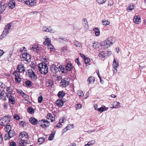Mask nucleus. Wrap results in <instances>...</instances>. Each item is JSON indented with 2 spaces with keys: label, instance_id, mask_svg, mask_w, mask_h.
Returning a JSON list of instances; mask_svg holds the SVG:
<instances>
[{
  "label": "nucleus",
  "instance_id": "obj_1",
  "mask_svg": "<svg viewBox=\"0 0 146 146\" xmlns=\"http://www.w3.org/2000/svg\"><path fill=\"white\" fill-rule=\"evenodd\" d=\"M38 67L39 69L40 73L42 74H46L48 71V67L46 64L44 62L38 64Z\"/></svg>",
  "mask_w": 146,
  "mask_h": 146
},
{
  "label": "nucleus",
  "instance_id": "obj_2",
  "mask_svg": "<svg viewBox=\"0 0 146 146\" xmlns=\"http://www.w3.org/2000/svg\"><path fill=\"white\" fill-rule=\"evenodd\" d=\"M112 38V37H109L105 41L102 42L101 43L102 46L104 47V48H105L109 47L110 45L113 44L112 41H111Z\"/></svg>",
  "mask_w": 146,
  "mask_h": 146
},
{
  "label": "nucleus",
  "instance_id": "obj_3",
  "mask_svg": "<svg viewBox=\"0 0 146 146\" xmlns=\"http://www.w3.org/2000/svg\"><path fill=\"white\" fill-rule=\"evenodd\" d=\"M10 121L9 119L6 116L4 117L0 120V125L4 126L7 125Z\"/></svg>",
  "mask_w": 146,
  "mask_h": 146
},
{
  "label": "nucleus",
  "instance_id": "obj_4",
  "mask_svg": "<svg viewBox=\"0 0 146 146\" xmlns=\"http://www.w3.org/2000/svg\"><path fill=\"white\" fill-rule=\"evenodd\" d=\"M11 23H9L7 25H5V28L2 34L0 36V38H1V36H2L3 37H5V36L7 35L9 30L11 28Z\"/></svg>",
  "mask_w": 146,
  "mask_h": 146
},
{
  "label": "nucleus",
  "instance_id": "obj_5",
  "mask_svg": "<svg viewBox=\"0 0 146 146\" xmlns=\"http://www.w3.org/2000/svg\"><path fill=\"white\" fill-rule=\"evenodd\" d=\"M50 70L51 71L54 73H56L60 71L59 67L58 65V67L55 65H52L50 67Z\"/></svg>",
  "mask_w": 146,
  "mask_h": 146
},
{
  "label": "nucleus",
  "instance_id": "obj_6",
  "mask_svg": "<svg viewBox=\"0 0 146 146\" xmlns=\"http://www.w3.org/2000/svg\"><path fill=\"white\" fill-rule=\"evenodd\" d=\"M28 73L29 77L31 78L32 80H35L37 79V76L35 74L34 72L32 70H29Z\"/></svg>",
  "mask_w": 146,
  "mask_h": 146
},
{
  "label": "nucleus",
  "instance_id": "obj_7",
  "mask_svg": "<svg viewBox=\"0 0 146 146\" xmlns=\"http://www.w3.org/2000/svg\"><path fill=\"white\" fill-rule=\"evenodd\" d=\"M6 96L8 98L9 102L11 104H13L15 103V99L14 97L11 95V94H8L7 93Z\"/></svg>",
  "mask_w": 146,
  "mask_h": 146
},
{
  "label": "nucleus",
  "instance_id": "obj_8",
  "mask_svg": "<svg viewBox=\"0 0 146 146\" xmlns=\"http://www.w3.org/2000/svg\"><path fill=\"white\" fill-rule=\"evenodd\" d=\"M2 2L0 1V14L2 13L4 11L7 6V4L2 5Z\"/></svg>",
  "mask_w": 146,
  "mask_h": 146
},
{
  "label": "nucleus",
  "instance_id": "obj_9",
  "mask_svg": "<svg viewBox=\"0 0 146 146\" xmlns=\"http://www.w3.org/2000/svg\"><path fill=\"white\" fill-rule=\"evenodd\" d=\"M17 70L19 72L21 73L25 71V67L23 64H20L17 66Z\"/></svg>",
  "mask_w": 146,
  "mask_h": 146
},
{
  "label": "nucleus",
  "instance_id": "obj_10",
  "mask_svg": "<svg viewBox=\"0 0 146 146\" xmlns=\"http://www.w3.org/2000/svg\"><path fill=\"white\" fill-rule=\"evenodd\" d=\"M11 9H13L15 6V1L13 0H10L7 5Z\"/></svg>",
  "mask_w": 146,
  "mask_h": 146
},
{
  "label": "nucleus",
  "instance_id": "obj_11",
  "mask_svg": "<svg viewBox=\"0 0 146 146\" xmlns=\"http://www.w3.org/2000/svg\"><path fill=\"white\" fill-rule=\"evenodd\" d=\"M22 56L23 58L25 59L26 61H27V62H30L31 57L29 54L26 52L23 54Z\"/></svg>",
  "mask_w": 146,
  "mask_h": 146
},
{
  "label": "nucleus",
  "instance_id": "obj_12",
  "mask_svg": "<svg viewBox=\"0 0 146 146\" xmlns=\"http://www.w3.org/2000/svg\"><path fill=\"white\" fill-rule=\"evenodd\" d=\"M133 21L134 22L137 24H139L141 22V19L139 16H134Z\"/></svg>",
  "mask_w": 146,
  "mask_h": 146
},
{
  "label": "nucleus",
  "instance_id": "obj_13",
  "mask_svg": "<svg viewBox=\"0 0 146 146\" xmlns=\"http://www.w3.org/2000/svg\"><path fill=\"white\" fill-rule=\"evenodd\" d=\"M54 115L53 114L52 115L50 113H48L46 116V118L48 119L51 120V122H53L55 119L54 117Z\"/></svg>",
  "mask_w": 146,
  "mask_h": 146
},
{
  "label": "nucleus",
  "instance_id": "obj_14",
  "mask_svg": "<svg viewBox=\"0 0 146 146\" xmlns=\"http://www.w3.org/2000/svg\"><path fill=\"white\" fill-rule=\"evenodd\" d=\"M82 23L84 29L85 31H86L89 29V26L87 19H84Z\"/></svg>",
  "mask_w": 146,
  "mask_h": 146
},
{
  "label": "nucleus",
  "instance_id": "obj_15",
  "mask_svg": "<svg viewBox=\"0 0 146 146\" xmlns=\"http://www.w3.org/2000/svg\"><path fill=\"white\" fill-rule=\"evenodd\" d=\"M39 123L40 124L44 123V124H45L46 126L47 127H48L50 124L48 121L44 119H42L41 120H40L39 121Z\"/></svg>",
  "mask_w": 146,
  "mask_h": 146
},
{
  "label": "nucleus",
  "instance_id": "obj_16",
  "mask_svg": "<svg viewBox=\"0 0 146 146\" xmlns=\"http://www.w3.org/2000/svg\"><path fill=\"white\" fill-rule=\"evenodd\" d=\"M29 121L31 123L34 125H36L38 123L37 120L34 117H31L29 119Z\"/></svg>",
  "mask_w": 146,
  "mask_h": 146
},
{
  "label": "nucleus",
  "instance_id": "obj_17",
  "mask_svg": "<svg viewBox=\"0 0 146 146\" xmlns=\"http://www.w3.org/2000/svg\"><path fill=\"white\" fill-rule=\"evenodd\" d=\"M29 137H24L23 138L22 140L20 141L19 143L20 145L21 146H24V143H26Z\"/></svg>",
  "mask_w": 146,
  "mask_h": 146
},
{
  "label": "nucleus",
  "instance_id": "obj_18",
  "mask_svg": "<svg viewBox=\"0 0 146 146\" xmlns=\"http://www.w3.org/2000/svg\"><path fill=\"white\" fill-rule=\"evenodd\" d=\"M59 69L62 73H66L67 72L66 69V67L64 65H60L59 66Z\"/></svg>",
  "mask_w": 146,
  "mask_h": 146
},
{
  "label": "nucleus",
  "instance_id": "obj_19",
  "mask_svg": "<svg viewBox=\"0 0 146 146\" xmlns=\"http://www.w3.org/2000/svg\"><path fill=\"white\" fill-rule=\"evenodd\" d=\"M29 137V136L27 133L25 132H22L21 133L19 134V137L20 139L22 140L23 138L24 137Z\"/></svg>",
  "mask_w": 146,
  "mask_h": 146
},
{
  "label": "nucleus",
  "instance_id": "obj_20",
  "mask_svg": "<svg viewBox=\"0 0 146 146\" xmlns=\"http://www.w3.org/2000/svg\"><path fill=\"white\" fill-rule=\"evenodd\" d=\"M34 0H29L25 2V4L28 5L29 6H33L34 5Z\"/></svg>",
  "mask_w": 146,
  "mask_h": 146
},
{
  "label": "nucleus",
  "instance_id": "obj_21",
  "mask_svg": "<svg viewBox=\"0 0 146 146\" xmlns=\"http://www.w3.org/2000/svg\"><path fill=\"white\" fill-rule=\"evenodd\" d=\"M39 47L37 44H34L31 48V49L34 51L37 52L39 50Z\"/></svg>",
  "mask_w": 146,
  "mask_h": 146
},
{
  "label": "nucleus",
  "instance_id": "obj_22",
  "mask_svg": "<svg viewBox=\"0 0 146 146\" xmlns=\"http://www.w3.org/2000/svg\"><path fill=\"white\" fill-rule=\"evenodd\" d=\"M56 103L59 107H60L63 105L64 102L61 100H58L56 101Z\"/></svg>",
  "mask_w": 146,
  "mask_h": 146
},
{
  "label": "nucleus",
  "instance_id": "obj_23",
  "mask_svg": "<svg viewBox=\"0 0 146 146\" xmlns=\"http://www.w3.org/2000/svg\"><path fill=\"white\" fill-rule=\"evenodd\" d=\"M65 66L67 72V71H70L73 68L72 65L70 63H68L66 66Z\"/></svg>",
  "mask_w": 146,
  "mask_h": 146
},
{
  "label": "nucleus",
  "instance_id": "obj_24",
  "mask_svg": "<svg viewBox=\"0 0 146 146\" xmlns=\"http://www.w3.org/2000/svg\"><path fill=\"white\" fill-rule=\"evenodd\" d=\"M61 83L64 87H65L68 85L69 82L66 81L65 79H63L62 80Z\"/></svg>",
  "mask_w": 146,
  "mask_h": 146
},
{
  "label": "nucleus",
  "instance_id": "obj_25",
  "mask_svg": "<svg viewBox=\"0 0 146 146\" xmlns=\"http://www.w3.org/2000/svg\"><path fill=\"white\" fill-rule=\"evenodd\" d=\"M119 104L120 103L119 102H117V101H114L112 103L113 106L112 107V108H118L120 106Z\"/></svg>",
  "mask_w": 146,
  "mask_h": 146
},
{
  "label": "nucleus",
  "instance_id": "obj_26",
  "mask_svg": "<svg viewBox=\"0 0 146 146\" xmlns=\"http://www.w3.org/2000/svg\"><path fill=\"white\" fill-rule=\"evenodd\" d=\"M65 95V93L63 91H61L58 92L57 96L59 98H62Z\"/></svg>",
  "mask_w": 146,
  "mask_h": 146
},
{
  "label": "nucleus",
  "instance_id": "obj_27",
  "mask_svg": "<svg viewBox=\"0 0 146 146\" xmlns=\"http://www.w3.org/2000/svg\"><path fill=\"white\" fill-rule=\"evenodd\" d=\"M87 81L89 83H94L95 81V78L93 76H90L88 78Z\"/></svg>",
  "mask_w": 146,
  "mask_h": 146
},
{
  "label": "nucleus",
  "instance_id": "obj_28",
  "mask_svg": "<svg viewBox=\"0 0 146 146\" xmlns=\"http://www.w3.org/2000/svg\"><path fill=\"white\" fill-rule=\"evenodd\" d=\"M93 30L95 32V34L96 36H98L100 35V31L98 28H95Z\"/></svg>",
  "mask_w": 146,
  "mask_h": 146
},
{
  "label": "nucleus",
  "instance_id": "obj_29",
  "mask_svg": "<svg viewBox=\"0 0 146 146\" xmlns=\"http://www.w3.org/2000/svg\"><path fill=\"white\" fill-rule=\"evenodd\" d=\"M119 66V64L118 62H116L115 59H114L113 62V66L115 69H116Z\"/></svg>",
  "mask_w": 146,
  "mask_h": 146
},
{
  "label": "nucleus",
  "instance_id": "obj_30",
  "mask_svg": "<svg viewBox=\"0 0 146 146\" xmlns=\"http://www.w3.org/2000/svg\"><path fill=\"white\" fill-rule=\"evenodd\" d=\"M106 55V53L104 51H102L100 52L99 56L102 59L104 58Z\"/></svg>",
  "mask_w": 146,
  "mask_h": 146
},
{
  "label": "nucleus",
  "instance_id": "obj_31",
  "mask_svg": "<svg viewBox=\"0 0 146 146\" xmlns=\"http://www.w3.org/2000/svg\"><path fill=\"white\" fill-rule=\"evenodd\" d=\"M19 94H20L23 97L25 98H28V96L23 91L21 90H20L19 91H18Z\"/></svg>",
  "mask_w": 146,
  "mask_h": 146
},
{
  "label": "nucleus",
  "instance_id": "obj_32",
  "mask_svg": "<svg viewBox=\"0 0 146 146\" xmlns=\"http://www.w3.org/2000/svg\"><path fill=\"white\" fill-rule=\"evenodd\" d=\"M8 132L9 137L10 138L14 136L15 132L13 130H9V131H8Z\"/></svg>",
  "mask_w": 146,
  "mask_h": 146
},
{
  "label": "nucleus",
  "instance_id": "obj_33",
  "mask_svg": "<svg viewBox=\"0 0 146 146\" xmlns=\"http://www.w3.org/2000/svg\"><path fill=\"white\" fill-rule=\"evenodd\" d=\"M55 133V132H52L48 138V139L49 140H52L53 139Z\"/></svg>",
  "mask_w": 146,
  "mask_h": 146
},
{
  "label": "nucleus",
  "instance_id": "obj_34",
  "mask_svg": "<svg viewBox=\"0 0 146 146\" xmlns=\"http://www.w3.org/2000/svg\"><path fill=\"white\" fill-rule=\"evenodd\" d=\"M27 111L29 113L31 114L33 113L34 112V109L31 107L28 108L27 109Z\"/></svg>",
  "mask_w": 146,
  "mask_h": 146
},
{
  "label": "nucleus",
  "instance_id": "obj_35",
  "mask_svg": "<svg viewBox=\"0 0 146 146\" xmlns=\"http://www.w3.org/2000/svg\"><path fill=\"white\" fill-rule=\"evenodd\" d=\"M7 91L8 92L9 94H11L13 91L12 88L11 87H8L7 88Z\"/></svg>",
  "mask_w": 146,
  "mask_h": 146
},
{
  "label": "nucleus",
  "instance_id": "obj_36",
  "mask_svg": "<svg viewBox=\"0 0 146 146\" xmlns=\"http://www.w3.org/2000/svg\"><path fill=\"white\" fill-rule=\"evenodd\" d=\"M74 44L76 47H80L81 46V44L78 41L75 40L74 42Z\"/></svg>",
  "mask_w": 146,
  "mask_h": 146
},
{
  "label": "nucleus",
  "instance_id": "obj_37",
  "mask_svg": "<svg viewBox=\"0 0 146 146\" xmlns=\"http://www.w3.org/2000/svg\"><path fill=\"white\" fill-rule=\"evenodd\" d=\"M102 23L103 25H109L110 22L108 20H103L102 21Z\"/></svg>",
  "mask_w": 146,
  "mask_h": 146
},
{
  "label": "nucleus",
  "instance_id": "obj_38",
  "mask_svg": "<svg viewBox=\"0 0 146 146\" xmlns=\"http://www.w3.org/2000/svg\"><path fill=\"white\" fill-rule=\"evenodd\" d=\"M77 94L80 96L83 97L84 94L83 92L80 90H78L77 91Z\"/></svg>",
  "mask_w": 146,
  "mask_h": 146
},
{
  "label": "nucleus",
  "instance_id": "obj_39",
  "mask_svg": "<svg viewBox=\"0 0 146 146\" xmlns=\"http://www.w3.org/2000/svg\"><path fill=\"white\" fill-rule=\"evenodd\" d=\"M5 84L0 81V90H3L5 88Z\"/></svg>",
  "mask_w": 146,
  "mask_h": 146
},
{
  "label": "nucleus",
  "instance_id": "obj_40",
  "mask_svg": "<svg viewBox=\"0 0 146 146\" xmlns=\"http://www.w3.org/2000/svg\"><path fill=\"white\" fill-rule=\"evenodd\" d=\"M107 0H97V1L99 4H102L104 3Z\"/></svg>",
  "mask_w": 146,
  "mask_h": 146
},
{
  "label": "nucleus",
  "instance_id": "obj_41",
  "mask_svg": "<svg viewBox=\"0 0 146 146\" xmlns=\"http://www.w3.org/2000/svg\"><path fill=\"white\" fill-rule=\"evenodd\" d=\"M25 84L27 86L30 87L32 86V82L29 80L26 81Z\"/></svg>",
  "mask_w": 146,
  "mask_h": 146
},
{
  "label": "nucleus",
  "instance_id": "obj_42",
  "mask_svg": "<svg viewBox=\"0 0 146 146\" xmlns=\"http://www.w3.org/2000/svg\"><path fill=\"white\" fill-rule=\"evenodd\" d=\"M54 84L53 82L52 81H49L47 83V84L48 86H52Z\"/></svg>",
  "mask_w": 146,
  "mask_h": 146
},
{
  "label": "nucleus",
  "instance_id": "obj_43",
  "mask_svg": "<svg viewBox=\"0 0 146 146\" xmlns=\"http://www.w3.org/2000/svg\"><path fill=\"white\" fill-rule=\"evenodd\" d=\"M17 71H15L13 73V74L14 75L15 77H19L20 76V74H19V72H18V70H17Z\"/></svg>",
  "mask_w": 146,
  "mask_h": 146
},
{
  "label": "nucleus",
  "instance_id": "obj_44",
  "mask_svg": "<svg viewBox=\"0 0 146 146\" xmlns=\"http://www.w3.org/2000/svg\"><path fill=\"white\" fill-rule=\"evenodd\" d=\"M47 47L48 48L50 49L51 51H52L53 50V46L52 44L50 43L48 44V45L47 46Z\"/></svg>",
  "mask_w": 146,
  "mask_h": 146
},
{
  "label": "nucleus",
  "instance_id": "obj_45",
  "mask_svg": "<svg viewBox=\"0 0 146 146\" xmlns=\"http://www.w3.org/2000/svg\"><path fill=\"white\" fill-rule=\"evenodd\" d=\"M45 140V139L43 137H40L38 139V142H40V144L44 142Z\"/></svg>",
  "mask_w": 146,
  "mask_h": 146
},
{
  "label": "nucleus",
  "instance_id": "obj_46",
  "mask_svg": "<svg viewBox=\"0 0 146 146\" xmlns=\"http://www.w3.org/2000/svg\"><path fill=\"white\" fill-rule=\"evenodd\" d=\"M6 126V127H5L4 128L5 130V131L8 132V130H10V129H11V127L9 125H7Z\"/></svg>",
  "mask_w": 146,
  "mask_h": 146
},
{
  "label": "nucleus",
  "instance_id": "obj_47",
  "mask_svg": "<svg viewBox=\"0 0 146 146\" xmlns=\"http://www.w3.org/2000/svg\"><path fill=\"white\" fill-rule=\"evenodd\" d=\"M85 61V63L86 64H87L89 63L90 61V58H88L86 57L84 59Z\"/></svg>",
  "mask_w": 146,
  "mask_h": 146
},
{
  "label": "nucleus",
  "instance_id": "obj_48",
  "mask_svg": "<svg viewBox=\"0 0 146 146\" xmlns=\"http://www.w3.org/2000/svg\"><path fill=\"white\" fill-rule=\"evenodd\" d=\"M21 78L19 77H15V81L18 83H19L21 81Z\"/></svg>",
  "mask_w": 146,
  "mask_h": 146
},
{
  "label": "nucleus",
  "instance_id": "obj_49",
  "mask_svg": "<svg viewBox=\"0 0 146 146\" xmlns=\"http://www.w3.org/2000/svg\"><path fill=\"white\" fill-rule=\"evenodd\" d=\"M74 125L73 124H69L66 127L67 128L68 130L70 129H71L73 128L74 127Z\"/></svg>",
  "mask_w": 146,
  "mask_h": 146
},
{
  "label": "nucleus",
  "instance_id": "obj_50",
  "mask_svg": "<svg viewBox=\"0 0 146 146\" xmlns=\"http://www.w3.org/2000/svg\"><path fill=\"white\" fill-rule=\"evenodd\" d=\"M134 8L133 6L131 4H130L128 7L127 8V9L128 10H129L131 11Z\"/></svg>",
  "mask_w": 146,
  "mask_h": 146
},
{
  "label": "nucleus",
  "instance_id": "obj_51",
  "mask_svg": "<svg viewBox=\"0 0 146 146\" xmlns=\"http://www.w3.org/2000/svg\"><path fill=\"white\" fill-rule=\"evenodd\" d=\"M48 29L49 30V31H48V32L54 33L56 32L54 30L52 29L50 27H49Z\"/></svg>",
  "mask_w": 146,
  "mask_h": 146
},
{
  "label": "nucleus",
  "instance_id": "obj_52",
  "mask_svg": "<svg viewBox=\"0 0 146 146\" xmlns=\"http://www.w3.org/2000/svg\"><path fill=\"white\" fill-rule=\"evenodd\" d=\"M95 141L94 140H91L90 141L88 142V144H89V145L90 146L91 145L94 143H95Z\"/></svg>",
  "mask_w": 146,
  "mask_h": 146
},
{
  "label": "nucleus",
  "instance_id": "obj_53",
  "mask_svg": "<svg viewBox=\"0 0 146 146\" xmlns=\"http://www.w3.org/2000/svg\"><path fill=\"white\" fill-rule=\"evenodd\" d=\"M43 97L42 96H39L38 98V102L39 103H41L42 102Z\"/></svg>",
  "mask_w": 146,
  "mask_h": 146
},
{
  "label": "nucleus",
  "instance_id": "obj_54",
  "mask_svg": "<svg viewBox=\"0 0 146 146\" xmlns=\"http://www.w3.org/2000/svg\"><path fill=\"white\" fill-rule=\"evenodd\" d=\"M14 118L16 119L17 120H18L20 119V116L17 114H15L13 116Z\"/></svg>",
  "mask_w": 146,
  "mask_h": 146
},
{
  "label": "nucleus",
  "instance_id": "obj_55",
  "mask_svg": "<svg viewBox=\"0 0 146 146\" xmlns=\"http://www.w3.org/2000/svg\"><path fill=\"white\" fill-rule=\"evenodd\" d=\"M9 134L7 133H6L4 136V138L5 140L9 139Z\"/></svg>",
  "mask_w": 146,
  "mask_h": 146
},
{
  "label": "nucleus",
  "instance_id": "obj_56",
  "mask_svg": "<svg viewBox=\"0 0 146 146\" xmlns=\"http://www.w3.org/2000/svg\"><path fill=\"white\" fill-rule=\"evenodd\" d=\"M48 29L46 27H43L42 28V30L43 31L48 32V31H49Z\"/></svg>",
  "mask_w": 146,
  "mask_h": 146
},
{
  "label": "nucleus",
  "instance_id": "obj_57",
  "mask_svg": "<svg viewBox=\"0 0 146 146\" xmlns=\"http://www.w3.org/2000/svg\"><path fill=\"white\" fill-rule=\"evenodd\" d=\"M113 4V2L112 0H110L108 3V6H111Z\"/></svg>",
  "mask_w": 146,
  "mask_h": 146
},
{
  "label": "nucleus",
  "instance_id": "obj_58",
  "mask_svg": "<svg viewBox=\"0 0 146 146\" xmlns=\"http://www.w3.org/2000/svg\"><path fill=\"white\" fill-rule=\"evenodd\" d=\"M104 108L103 107H101L99 108H98L97 110L101 112H102L104 111Z\"/></svg>",
  "mask_w": 146,
  "mask_h": 146
},
{
  "label": "nucleus",
  "instance_id": "obj_59",
  "mask_svg": "<svg viewBox=\"0 0 146 146\" xmlns=\"http://www.w3.org/2000/svg\"><path fill=\"white\" fill-rule=\"evenodd\" d=\"M62 126V124H61V123L59 122V123H58L57 125H56V127H61Z\"/></svg>",
  "mask_w": 146,
  "mask_h": 146
},
{
  "label": "nucleus",
  "instance_id": "obj_60",
  "mask_svg": "<svg viewBox=\"0 0 146 146\" xmlns=\"http://www.w3.org/2000/svg\"><path fill=\"white\" fill-rule=\"evenodd\" d=\"M16 143L13 142H12L10 143V146H16Z\"/></svg>",
  "mask_w": 146,
  "mask_h": 146
},
{
  "label": "nucleus",
  "instance_id": "obj_61",
  "mask_svg": "<svg viewBox=\"0 0 146 146\" xmlns=\"http://www.w3.org/2000/svg\"><path fill=\"white\" fill-rule=\"evenodd\" d=\"M65 120L64 117H62V119L60 118L59 120V122L61 123H64Z\"/></svg>",
  "mask_w": 146,
  "mask_h": 146
},
{
  "label": "nucleus",
  "instance_id": "obj_62",
  "mask_svg": "<svg viewBox=\"0 0 146 146\" xmlns=\"http://www.w3.org/2000/svg\"><path fill=\"white\" fill-rule=\"evenodd\" d=\"M0 99H2L3 100H5L6 98L5 94L3 95V96H0Z\"/></svg>",
  "mask_w": 146,
  "mask_h": 146
},
{
  "label": "nucleus",
  "instance_id": "obj_63",
  "mask_svg": "<svg viewBox=\"0 0 146 146\" xmlns=\"http://www.w3.org/2000/svg\"><path fill=\"white\" fill-rule=\"evenodd\" d=\"M93 46L94 48H96L98 47V46L96 43L95 42L93 44Z\"/></svg>",
  "mask_w": 146,
  "mask_h": 146
},
{
  "label": "nucleus",
  "instance_id": "obj_64",
  "mask_svg": "<svg viewBox=\"0 0 146 146\" xmlns=\"http://www.w3.org/2000/svg\"><path fill=\"white\" fill-rule=\"evenodd\" d=\"M20 125H22L23 127H24L26 125V123L25 122L22 121H21L20 123Z\"/></svg>",
  "mask_w": 146,
  "mask_h": 146
}]
</instances>
